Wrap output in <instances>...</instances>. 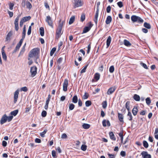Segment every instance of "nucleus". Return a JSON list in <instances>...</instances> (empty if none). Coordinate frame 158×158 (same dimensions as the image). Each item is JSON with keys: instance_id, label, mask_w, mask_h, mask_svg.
<instances>
[{"instance_id": "nucleus-37", "label": "nucleus", "mask_w": 158, "mask_h": 158, "mask_svg": "<svg viewBox=\"0 0 158 158\" xmlns=\"http://www.w3.org/2000/svg\"><path fill=\"white\" fill-rule=\"evenodd\" d=\"M56 48H53L52 49L50 53V55L51 56H52L53 55V54L56 51Z\"/></svg>"}, {"instance_id": "nucleus-28", "label": "nucleus", "mask_w": 158, "mask_h": 158, "mask_svg": "<svg viewBox=\"0 0 158 158\" xmlns=\"http://www.w3.org/2000/svg\"><path fill=\"white\" fill-rule=\"evenodd\" d=\"M18 112V110H16L13 111H12L10 112V114L11 115V116H15Z\"/></svg>"}, {"instance_id": "nucleus-54", "label": "nucleus", "mask_w": 158, "mask_h": 158, "mask_svg": "<svg viewBox=\"0 0 158 158\" xmlns=\"http://www.w3.org/2000/svg\"><path fill=\"white\" fill-rule=\"evenodd\" d=\"M31 26H30L29 27L28 30L27 31V35H30L31 32Z\"/></svg>"}, {"instance_id": "nucleus-52", "label": "nucleus", "mask_w": 158, "mask_h": 158, "mask_svg": "<svg viewBox=\"0 0 158 158\" xmlns=\"http://www.w3.org/2000/svg\"><path fill=\"white\" fill-rule=\"evenodd\" d=\"M47 115V112L45 110H43L41 113V115L43 117H45Z\"/></svg>"}, {"instance_id": "nucleus-45", "label": "nucleus", "mask_w": 158, "mask_h": 158, "mask_svg": "<svg viewBox=\"0 0 158 158\" xmlns=\"http://www.w3.org/2000/svg\"><path fill=\"white\" fill-rule=\"evenodd\" d=\"M114 66H111L109 69V71L110 73H113L114 71Z\"/></svg>"}, {"instance_id": "nucleus-2", "label": "nucleus", "mask_w": 158, "mask_h": 158, "mask_svg": "<svg viewBox=\"0 0 158 158\" xmlns=\"http://www.w3.org/2000/svg\"><path fill=\"white\" fill-rule=\"evenodd\" d=\"M13 118V116H7L6 114H4L2 117L0 121L1 124H3L6 123L7 121L8 122H10L12 120Z\"/></svg>"}, {"instance_id": "nucleus-11", "label": "nucleus", "mask_w": 158, "mask_h": 158, "mask_svg": "<svg viewBox=\"0 0 158 158\" xmlns=\"http://www.w3.org/2000/svg\"><path fill=\"white\" fill-rule=\"evenodd\" d=\"M23 40H20L19 43L17 44V45L16 46V47L15 49V50H14L13 52V53H15L17 51H18L21 46L23 41Z\"/></svg>"}, {"instance_id": "nucleus-22", "label": "nucleus", "mask_w": 158, "mask_h": 158, "mask_svg": "<svg viewBox=\"0 0 158 158\" xmlns=\"http://www.w3.org/2000/svg\"><path fill=\"white\" fill-rule=\"evenodd\" d=\"M124 44L127 47H130L131 45V44L130 43L128 40H125L123 41Z\"/></svg>"}, {"instance_id": "nucleus-25", "label": "nucleus", "mask_w": 158, "mask_h": 158, "mask_svg": "<svg viewBox=\"0 0 158 158\" xmlns=\"http://www.w3.org/2000/svg\"><path fill=\"white\" fill-rule=\"evenodd\" d=\"M26 45V44H25L22 48L19 54V56L23 55L25 51V48Z\"/></svg>"}, {"instance_id": "nucleus-23", "label": "nucleus", "mask_w": 158, "mask_h": 158, "mask_svg": "<svg viewBox=\"0 0 158 158\" xmlns=\"http://www.w3.org/2000/svg\"><path fill=\"white\" fill-rule=\"evenodd\" d=\"M26 5L27 8L30 9L32 8V5L31 3L28 1L26 2Z\"/></svg>"}, {"instance_id": "nucleus-6", "label": "nucleus", "mask_w": 158, "mask_h": 158, "mask_svg": "<svg viewBox=\"0 0 158 158\" xmlns=\"http://www.w3.org/2000/svg\"><path fill=\"white\" fill-rule=\"evenodd\" d=\"M37 68L35 66H33L31 68L30 72L31 73V77H34L37 73Z\"/></svg>"}, {"instance_id": "nucleus-24", "label": "nucleus", "mask_w": 158, "mask_h": 158, "mask_svg": "<svg viewBox=\"0 0 158 158\" xmlns=\"http://www.w3.org/2000/svg\"><path fill=\"white\" fill-rule=\"evenodd\" d=\"M133 98L137 101H139L140 100V97L139 95L135 94L133 96Z\"/></svg>"}, {"instance_id": "nucleus-48", "label": "nucleus", "mask_w": 158, "mask_h": 158, "mask_svg": "<svg viewBox=\"0 0 158 158\" xmlns=\"http://www.w3.org/2000/svg\"><path fill=\"white\" fill-rule=\"evenodd\" d=\"M89 64H87L84 67V68L82 69L81 71V73H85V70L87 68V66H88Z\"/></svg>"}, {"instance_id": "nucleus-60", "label": "nucleus", "mask_w": 158, "mask_h": 158, "mask_svg": "<svg viewBox=\"0 0 158 158\" xmlns=\"http://www.w3.org/2000/svg\"><path fill=\"white\" fill-rule=\"evenodd\" d=\"M35 142L36 143H40L41 142V139L38 138H36L35 139Z\"/></svg>"}, {"instance_id": "nucleus-43", "label": "nucleus", "mask_w": 158, "mask_h": 158, "mask_svg": "<svg viewBox=\"0 0 158 158\" xmlns=\"http://www.w3.org/2000/svg\"><path fill=\"white\" fill-rule=\"evenodd\" d=\"M143 146L145 148H148V144L147 142L145 140L143 141Z\"/></svg>"}, {"instance_id": "nucleus-1", "label": "nucleus", "mask_w": 158, "mask_h": 158, "mask_svg": "<svg viewBox=\"0 0 158 158\" xmlns=\"http://www.w3.org/2000/svg\"><path fill=\"white\" fill-rule=\"evenodd\" d=\"M40 53V49L38 48H34L30 51L28 56L30 58L36 57L39 56L38 55Z\"/></svg>"}, {"instance_id": "nucleus-39", "label": "nucleus", "mask_w": 158, "mask_h": 158, "mask_svg": "<svg viewBox=\"0 0 158 158\" xmlns=\"http://www.w3.org/2000/svg\"><path fill=\"white\" fill-rule=\"evenodd\" d=\"M81 149L83 151H85L87 149V146L83 144L81 147Z\"/></svg>"}, {"instance_id": "nucleus-40", "label": "nucleus", "mask_w": 158, "mask_h": 158, "mask_svg": "<svg viewBox=\"0 0 158 158\" xmlns=\"http://www.w3.org/2000/svg\"><path fill=\"white\" fill-rule=\"evenodd\" d=\"M85 106L87 107L91 105V102L90 101L88 100L85 102Z\"/></svg>"}, {"instance_id": "nucleus-17", "label": "nucleus", "mask_w": 158, "mask_h": 158, "mask_svg": "<svg viewBox=\"0 0 158 158\" xmlns=\"http://www.w3.org/2000/svg\"><path fill=\"white\" fill-rule=\"evenodd\" d=\"M26 25H24L23 29V31L22 34V37L21 40H24L26 35Z\"/></svg>"}, {"instance_id": "nucleus-30", "label": "nucleus", "mask_w": 158, "mask_h": 158, "mask_svg": "<svg viewBox=\"0 0 158 158\" xmlns=\"http://www.w3.org/2000/svg\"><path fill=\"white\" fill-rule=\"evenodd\" d=\"M82 127L85 129H88L90 127V125L87 123H84L82 125Z\"/></svg>"}, {"instance_id": "nucleus-58", "label": "nucleus", "mask_w": 158, "mask_h": 158, "mask_svg": "<svg viewBox=\"0 0 158 158\" xmlns=\"http://www.w3.org/2000/svg\"><path fill=\"white\" fill-rule=\"evenodd\" d=\"M69 109H74L75 107V105L73 103H69Z\"/></svg>"}, {"instance_id": "nucleus-26", "label": "nucleus", "mask_w": 158, "mask_h": 158, "mask_svg": "<svg viewBox=\"0 0 158 158\" xmlns=\"http://www.w3.org/2000/svg\"><path fill=\"white\" fill-rule=\"evenodd\" d=\"M143 26L146 28L150 29L151 28V26L149 23L147 22H145L143 24Z\"/></svg>"}, {"instance_id": "nucleus-8", "label": "nucleus", "mask_w": 158, "mask_h": 158, "mask_svg": "<svg viewBox=\"0 0 158 158\" xmlns=\"http://www.w3.org/2000/svg\"><path fill=\"white\" fill-rule=\"evenodd\" d=\"M93 26V24H92L91 22H89L88 26L85 27L84 28L82 33H85L89 31Z\"/></svg>"}, {"instance_id": "nucleus-51", "label": "nucleus", "mask_w": 158, "mask_h": 158, "mask_svg": "<svg viewBox=\"0 0 158 158\" xmlns=\"http://www.w3.org/2000/svg\"><path fill=\"white\" fill-rule=\"evenodd\" d=\"M140 65L142 66L144 68L146 69H148V68L146 64L144 63L141 62L140 63Z\"/></svg>"}, {"instance_id": "nucleus-16", "label": "nucleus", "mask_w": 158, "mask_h": 158, "mask_svg": "<svg viewBox=\"0 0 158 158\" xmlns=\"http://www.w3.org/2000/svg\"><path fill=\"white\" fill-rule=\"evenodd\" d=\"M12 35V32L11 31H10L7 35H6V41H7L8 40H10V37Z\"/></svg>"}, {"instance_id": "nucleus-31", "label": "nucleus", "mask_w": 158, "mask_h": 158, "mask_svg": "<svg viewBox=\"0 0 158 158\" xmlns=\"http://www.w3.org/2000/svg\"><path fill=\"white\" fill-rule=\"evenodd\" d=\"M40 33L41 36L44 35V29L43 27H41L40 29Z\"/></svg>"}, {"instance_id": "nucleus-12", "label": "nucleus", "mask_w": 158, "mask_h": 158, "mask_svg": "<svg viewBox=\"0 0 158 158\" xmlns=\"http://www.w3.org/2000/svg\"><path fill=\"white\" fill-rule=\"evenodd\" d=\"M141 155L143 158H151V155L148 154L147 152L143 151L142 152Z\"/></svg>"}, {"instance_id": "nucleus-55", "label": "nucleus", "mask_w": 158, "mask_h": 158, "mask_svg": "<svg viewBox=\"0 0 158 158\" xmlns=\"http://www.w3.org/2000/svg\"><path fill=\"white\" fill-rule=\"evenodd\" d=\"M111 10V7L110 6H108L106 8V12L108 13H110Z\"/></svg>"}, {"instance_id": "nucleus-59", "label": "nucleus", "mask_w": 158, "mask_h": 158, "mask_svg": "<svg viewBox=\"0 0 158 158\" xmlns=\"http://www.w3.org/2000/svg\"><path fill=\"white\" fill-rule=\"evenodd\" d=\"M91 48V45L90 44H89L88 46V49L87 51V54L89 53V52Z\"/></svg>"}, {"instance_id": "nucleus-63", "label": "nucleus", "mask_w": 158, "mask_h": 158, "mask_svg": "<svg viewBox=\"0 0 158 158\" xmlns=\"http://www.w3.org/2000/svg\"><path fill=\"white\" fill-rule=\"evenodd\" d=\"M120 155L122 156H124L126 155V153L125 151H122L120 152Z\"/></svg>"}, {"instance_id": "nucleus-34", "label": "nucleus", "mask_w": 158, "mask_h": 158, "mask_svg": "<svg viewBox=\"0 0 158 158\" xmlns=\"http://www.w3.org/2000/svg\"><path fill=\"white\" fill-rule=\"evenodd\" d=\"M2 54L3 59L5 61H6L7 60V57L5 52H2Z\"/></svg>"}, {"instance_id": "nucleus-38", "label": "nucleus", "mask_w": 158, "mask_h": 158, "mask_svg": "<svg viewBox=\"0 0 158 158\" xmlns=\"http://www.w3.org/2000/svg\"><path fill=\"white\" fill-rule=\"evenodd\" d=\"M85 15L84 13L82 14L81 17V21L83 22L85 19Z\"/></svg>"}, {"instance_id": "nucleus-14", "label": "nucleus", "mask_w": 158, "mask_h": 158, "mask_svg": "<svg viewBox=\"0 0 158 158\" xmlns=\"http://www.w3.org/2000/svg\"><path fill=\"white\" fill-rule=\"evenodd\" d=\"M106 123L107 124V126L110 127V124L109 120H106L104 119L103 120L102 122V125L104 127H106Z\"/></svg>"}, {"instance_id": "nucleus-62", "label": "nucleus", "mask_w": 158, "mask_h": 158, "mask_svg": "<svg viewBox=\"0 0 158 158\" xmlns=\"http://www.w3.org/2000/svg\"><path fill=\"white\" fill-rule=\"evenodd\" d=\"M52 156L53 157H55L56 156V152L54 150H53L52 153Z\"/></svg>"}, {"instance_id": "nucleus-50", "label": "nucleus", "mask_w": 158, "mask_h": 158, "mask_svg": "<svg viewBox=\"0 0 158 158\" xmlns=\"http://www.w3.org/2000/svg\"><path fill=\"white\" fill-rule=\"evenodd\" d=\"M117 4L118 6L120 8H121V7H122L123 6L122 2L121 1L118 2L117 3Z\"/></svg>"}, {"instance_id": "nucleus-21", "label": "nucleus", "mask_w": 158, "mask_h": 158, "mask_svg": "<svg viewBox=\"0 0 158 158\" xmlns=\"http://www.w3.org/2000/svg\"><path fill=\"white\" fill-rule=\"evenodd\" d=\"M31 19L30 16H25L22 18V20L23 22H25Z\"/></svg>"}, {"instance_id": "nucleus-64", "label": "nucleus", "mask_w": 158, "mask_h": 158, "mask_svg": "<svg viewBox=\"0 0 158 158\" xmlns=\"http://www.w3.org/2000/svg\"><path fill=\"white\" fill-rule=\"evenodd\" d=\"M142 31L145 33H146L148 32V30L147 29L145 28H143L142 29Z\"/></svg>"}, {"instance_id": "nucleus-61", "label": "nucleus", "mask_w": 158, "mask_h": 158, "mask_svg": "<svg viewBox=\"0 0 158 158\" xmlns=\"http://www.w3.org/2000/svg\"><path fill=\"white\" fill-rule=\"evenodd\" d=\"M67 135L66 134H63L61 137V138L62 139H66L67 138Z\"/></svg>"}, {"instance_id": "nucleus-46", "label": "nucleus", "mask_w": 158, "mask_h": 158, "mask_svg": "<svg viewBox=\"0 0 158 158\" xmlns=\"http://www.w3.org/2000/svg\"><path fill=\"white\" fill-rule=\"evenodd\" d=\"M89 97V94L87 92H85V94L83 95V98L85 99H87Z\"/></svg>"}, {"instance_id": "nucleus-7", "label": "nucleus", "mask_w": 158, "mask_h": 158, "mask_svg": "<svg viewBox=\"0 0 158 158\" xmlns=\"http://www.w3.org/2000/svg\"><path fill=\"white\" fill-rule=\"evenodd\" d=\"M20 16V15H18L16 18L15 19V22H14V24H15V30L16 31H18L19 30V23H18V22L19 20V18Z\"/></svg>"}, {"instance_id": "nucleus-56", "label": "nucleus", "mask_w": 158, "mask_h": 158, "mask_svg": "<svg viewBox=\"0 0 158 158\" xmlns=\"http://www.w3.org/2000/svg\"><path fill=\"white\" fill-rule=\"evenodd\" d=\"M61 30L62 29L58 28L56 31V33L58 35L59 34L60 35Z\"/></svg>"}, {"instance_id": "nucleus-33", "label": "nucleus", "mask_w": 158, "mask_h": 158, "mask_svg": "<svg viewBox=\"0 0 158 158\" xmlns=\"http://www.w3.org/2000/svg\"><path fill=\"white\" fill-rule=\"evenodd\" d=\"M75 20V17L74 16H73L70 18L69 19V24H71L72 23H73Z\"/></svg>"}, {"instance_id": "nucleus-10", "label": "nucleus", "mask_w": 158, "mask_h": 158, "mask_svg": "<svg viewBox=\"0 0 158 158\" xmlns=\"http://www.w3.org/2000/svg\"><path fill=\"white\" fill-rule=\"evenodd\" d=\"M19 90L17 89L15 92L14 96V102L15 103L18 100L19 94Z\"/></svg>"}, {"instance_id": "nucleus-36", "label": "nucleus", "mask_w": 158, "mask_h": 158, "mask_svg": "<svg viewBox=\"0 0 158 158\" xmlns=\"http://www.w3.org/2000/svg\"><path fill=\"white\" fill-rule=\"evenodd\" d=\"M47 131V129H45L44 131L41 132L40 134V136L42 137H44L45 136V134Z\"/></svg>"}, {"instance_id": "nucleus-49", "label": "nucleus", "mask_w": 158, "mask_h": 158, "mask_svg": "<svg viewBox=\"0 0 158 158\" xmlns=\"http://www.w3.org/2000/svg\"><path fill=\"white\" fill-rule=\"evenodd\" d=\"M98 15H95V18H94V21L96 24H97V23H98Z\"/></svg>"}, {"instance_id": "nucleus-5", "label": "nucleus", "mask_w": 158, "mask_h": 158, "mask_svg": "<svg viewBox=\"0 0 158 158\" xmlns=\"http://www.w3.org/2000/svg\"><path fill=\"white\" fill-rule=\"evenodd\" d=\"M45 21L52 28H53V21L52 18L50 16L48 15L46 16Z\"/></svg>"}, {"instance_id": "nucleus-18", "label": "nucleus", "mask_w": 158, "mask_h": 158, "mask_svg": "<svg viewBox=\"0 0 158 158\" xmlns=\"http://www.w3.org/2000/svg\"><path fill=\"white\" fill-rule=\"evenodd\" d=\"M112 21V18L110 16H108L106 21V24H110Z\"/></svg>"}, {"instance_id": "nucleus-53", "label": "nucleus", "mask_w": 158, "mask_h": 158, "mask_svg": "<svg viewBox=\"0 0 158 158\" xmlns=\"http://www.w3.org/2000/svg\"><path fill=\"white\" fill-rule=\"evenodd\" d=\"M21 90L24 92H27L28 90V89L26 87L24 86L22 87L21 89Z\"/></svg>"}, {"instance_id": "nucleus-9", "label": "nucleus", "mask_w": 158, "mask_h": 158, "mask_svg": "<svg viewBox=\"0 0 158 158\" xmlns=\"http://www.w3.org/2000/svg\"><path fill=\"white\" fill-rule=\"evenodd\" d=\"M68 85V80L66 79L64 80L63 83V90L66 92L67 90V87Z\"/></svg>"}, {"instance_id": "nucleus-57", "label": "nucleus", "mask_w": 158, "mask_h": 158, "mask_svg": "<svg viewBox=\"0 0 158 158\" xmlns=\"http://www.w3.org/2000/svg\"><path fill=\"white\" fill-rule=\"evenodd\" d=\"M138 109H132V113L134 115H136L138 110Z\"/></svg>"}, {"instance_id": "nucleus-47", "label": "nucleus", "mask_w": 158, "mask_h": 158, "mask_svg": "<svg viewBox=\"0 0 158 158\" xmlns=\"http://www.w3.org/2000/svg\"><path fill=\"white\" fill-rule=\"evenodd\" d=\"M9 9L10 10H12L13 9L14 4L13 3L10 2L9 4Z\"/></svg>"}, {"instance_id": "nucleus-35", "label": "nucleus", "mask_w": 158, "mask_h": 158, "mask_svg": "<svg viewBox=\"0 0 158 158\" xmlns=\"http://www.w3.org/2000/svg\"><path fill=\"white\" fill-rule=\"evenodd\" d=\"M127 116L128 117V119L129 120L131 121L132 119V116L131 115V113L129 111L127 114Z\"/></svg>"}, {"instance_id": "nucleus-20", "label": "nucleus", "mask_w": 158, "mask_h": 158, "mask_svg": "<svg viewBox=\"0 0 158 158\" xmlns=\"http://www.w3.org/2000/svg\"><path fill=\"white\" fill-rule=\"evenodd\" d=\"M111 41V37L109 36L107 38L106 40V46L107 48H108L110 46Z\"/></svg>"}, {"instance_id": "nucleus-27", "label": "nucleus", "mask_w": 158, "mask_h": 158, "mask_svg": "<svg viewBox=\"0 0 158 158\" xmlns=\"http://www.w3.org/2000/svg\"><path fill=\"white\" fill-rule=\"evenodd\" d=\"M64 23V21H62L61 22V20L60 19L59 21V23L58 28L62 29Z\"/></svg>"}, {"instance_id": "nucleus-4", "label": "nucleus", "mask_w": 158, "mask_h": 158, "mask_svg": "<svg viewBox=\"0 0 158 158\" xmlns=\"http://www.w3.org/2000/svg\"><path fill=\"white\" fill-rule=\"evenodd\" d=\"M83 3L82 0H74L73 6L74 8L77 7L82 6Z\"/></svg>"}, {"instance_id": "nucleus-32", "label": "nucleus", "mask_w": 158, "mask_h": 158, "mask_svg": "<svg viewBox=\"0 0 158 158\" xmlns=\"http://www.w3.org/2000/svg\"><path fill=\"white\" fill-rule=\"evenodd\" d=\"M78 101V98L77 95H75L73 96L72 99V102L74 103H76Z\"/></svg>"}, {"instance_id": "nucleus-29", "label": "nucleus", "mask_w": 158, "mask_h": 158, "mask_svg": "<svg viewBox=\"0 0 158 158\" xmlns=\"http://www.w3.org/2000/svg\"><path fill=\"white\" fill-rule=\"evenodd\" d=\"M100 75L98 73H95L94 76V78L96 80V81H98L100 79Z\"/></svg>"}, {"instance_id": "nucleus-15", "label": "nucleus", "mask_w": 158, "mask_h": 158, "mask_svg": "<svg viewBox=\"0 0 158 158\" xmlns=\"http://www.w3.org/2000/svg\"><path fill=\"white\" fill-rule=\"evenodd\" d=\"M118 118L119 120V121L123 123H124L123 121V115L121 114H120L119 113H118Z\"/></svg>"}, {"instance_id": "nucleus-42", "label": "nucleus", "mask_w": 158, "mask_h": 158, "mask_svg": "<svg viewBox=\"0 0 158 158\" xmlns=\"http://www.w3.org/2000/svg\"><path fill=\"white\" fill-rule=\"evenodd\" d=\"M102 106L103 108L105 109L107 106V102L106 101H103L102 103Z\"/></svg>"}, {"instance_id": "nucleus-44", "label": "nucleus", "mask_w": 158, "mask_h": 158, "mask_svg": "<svg viewBox=\"0 0 158 158\" xmlns=\"http://www.w3.org/2000/svg\"><path fill=\"white\" fill-rule=\"evenodd\" d=\"M125 105L126 109H130V102L129 101H127Z\"/></svg>"}, {"instance_id": "nucleus-3", "label": "nucleus", "mask_w": 158, "mask_h": 158, "mask_svg": "<svg viewBox=\"0 0 158 158\" xmlns=\"http://www.w3.org/2000/svg\"><path fill=\"white\" fill-rule=\"evenodd\" d=\"M131 19L133 23L137 22L139 23L142 24L144 22V20L141 17L135 15H132Z\"/></svg>"}, {"instance_id": "nucleus-41", "label": "nucleus", "mask_w": 158, "mask_h": 158, "mask_svg": "<svg viewBox=\"0 0 158 158\" xmlns=\"http://www.w3.org/2000/svg\"><path fill=\"white\" fill-rule=\"evenodd\" d=\"M146 102L147 104L148 105H149L151 102V100L150 98L148 97L146 99Z\"/></svg>"}, {"instance_id": "nucleus-13", "label": "nucleus", "mask_w": 158, "mask_h": 158, "mask_svg": "<svg viewBox=\"0 0 158 158\" xmlns=\"http://www.w3.org/2000/svg\"><path fill=\"white\" fill-rule=\"evenodd\" d=\"M116 89L115 86L111 87L109 88L107 92V94L108 95H110L112 94Z\"/></svg>"}, {"instance_id": "nucleus-19", "label": "nucleus", "mask_w": 158, "mask_h": 158, "mask_svg": "<svg viewBox=\"0 0 158 158\" xmlns=\"http://www.w3.org/2000/svg\"><path fill=\"white\" fill-rule=\"evenodd\" d=\"M109 135L111 139L114 141L116 140V138L113 132H110L109 133Z\"/></svg>"}]
</instances>
